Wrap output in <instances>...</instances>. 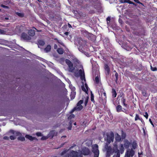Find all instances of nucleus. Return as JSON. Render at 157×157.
Instances as JSON below:
<instances>
[{
    "instance_id": "obj_1",
    "label": "nucleus",
    "mask_w": 157,
    "mask_h": 157,
    "mask_svg": "<svg viewBox=\"0 0 157 157\" xmlns=\"http://www.w3.org/2000/svg\"><path fill=\"white\" fill-rule=\"evenodd\" d=\"M106 136L107 137L105 138V140L107 143L106 144H109L111 142H113L114 136L113 132H111L109 133H107Z\"/></svg>"
},
{
    "instance_id": "obj_2",
    "label": "nucleus",
    "mask_w": 157,
    "mask_h": 157,
    "mask_svg": "<svg viewBox=\"0 0 157 157\" xmlns=\"http://www.w3.org/2000/svg\"><path fill=\"white\" fill-rule=\"evenodd\" d=\"M92 151L94 153V157H98L99 151L98 149V145L97 144H95L92 146Z\"/></svg>"
},
{
    "instance_id": "obj_3",
    "label": "nucleus",
    "mask_w": 157,
    "mask_h": 157,
    "mask_svg": "<svg viewBox=\"0 0 157 157\" xmlns=\"http://www.w3.org/2000/svg\"><path fill=\"white\" fill-rule=\"evenodd\" d=\"M105 148L106 150L107 156L109 157L111 154H113L112 148L111 146H108V144H106Z\"/></svg>"
},
{
    "instance_id": "obj_4",
    "label": "nucleus",
    "mask_w": 157,
    "mask_h": 157,
    "mask_svg": "<svg viewBox=\"0 0 157 157\" xmlns=\"http://www.w3.org/2000/svg\"><path fill=\"white\" fill-rule=\"evenodd\" d=\"M81 32L82 34L89 40H91V37L94 36L93 34L89 33L85 30H81Z\"/></svg>"
},
{
    "instance_id": "obj_5",
    "label": "nucleus",
    "mask_w": 157,
    "mask_h": 157,
    "mask_svg": "<svg viewBox=\"0 0 157 157\" xmlns=\"http://www.w3.org/2000/svg\"><path fill=\"white\" fill-rule=\"evenodd\" d=\"M113 154L114 153H117V157H120V150L118 149V146L117 144L114 145L113 147L112 148Z\"/></svg>"
},
{
    "instance_id": "obj_6",
    "label": "nucleus",
    "mask_w": 157,
    "mask_h": 157,
    "mask_svg": "<svg viewBox=\"0 0 157 157\" xmlns=\"http://www.w3.org/2000/svg\"><path fill=\"white\" fill-rule=\"evenodd\" d=\"M65 62L66 64L68 66L71 71L72 72L75 69V68L73 67V63L70 60L68 59H66Z\"/></svg>"
},
{
    "instance_id": "obj_7",
    "label": "nucleus",
    "mask_w": 157,
    "mask_h": 157,
    "mask_svg": "<svg viewBox=\"0 0 157 157\" xmlns=\"http://www.w3.org/2000/svg\"><path fill=\"white\" fill-rule=\"evenodd\" d=\"M103 44L105 48H108L110 45L109 39L108 38H105L103 40Z\"/></svg>"
},
{
    "instance_id": "obj_8",
    "label": "nucleus",
    "mask_w": 157,
    "mask_h": 157,
    "mask_svg": "<svg viewBox=\"0 0 157 157\" xmlns=\"http://www.w3.org/2000/svg\"><path fill=\"white\" fill-rule=\"evenodd\" d=\"M134 154V151L132 149H128L125 154L127 157H132Z\"/></svg>"
},
{
    "instance_id": "obj_9",
    "label": "nucleus",
    "mask_w": 157,
    "mask_h": 157,
    "mask_svg": "<svg viewBox=\"0 0 157 157\" xmlns=\"http://www.w3.org/2000/svg\"><path fill=\"white\" fill-rule=\"evenodd\" d=\"M101 94V96L100 97L101 101H102L103 100H105L106 98V94L105 92L104 91V90L103 89L100 91Z\"/></svg>"
},
{
    "instance_id": "obj_10",
    "label": "nucleus",
    "mask_w": 157,
    "mask_h": 157,
    "mask_svg": "<svg viewBox=\"0 0 157 157\" xmlns=\"http://www.w3.org/2000/svg\"><path fill=\"white\" fill-rule=\"evenodd\" d=\"M21 37L24 40H30L31 39V37L25 33H22Z\"/></svg>"
},
{
    "instance_id": "obj_11",
    "label": "nucleus",
    "mask_w": 157,
    "mask_h": 157,
    "mask_svg": "<svg viewBox=\"0 0 157 157\" xmlns=\"http://www.w3.org/2000/svg\"><path fill=\"white\" fill-rule=\"evenodd\" d=\"M79 76L80 77V79L83 80H85V73L83 70L80 69L78 71Z\"/></svg>"
},
{
    "instance_id": "obj_12",
    "label": "nucleus",
    "mask_w": 157,
    "mask_h": 157,
    "mask_svg": "<svg viewBox=\"0 0 157 157\" xmlns=\"http://www.w3.org/2000/svg\"><path fill=\"white\" fill-rule=\"evenodd\" d=\"M24 27L22 25L18 26L16 28V32L19 33L22 32L24 31Z\"/></svg>"
},
{
    "instance_id": "obj_13",
    "label": "nucleus",
    "mask_w": 157,
    "mask_h": 157,
    "mask_svg": "<svg viewBox=\"0 0 157 157\" xmlns=\"http://www.w3.org/2000/svg\"><path fill=\"white\" fill-rule=\"evenodd\" d=\"M57 133L55 132V130H52L51 131L48 136L49 137L52 138L54 136L57 135Z\"/></svg>"
},
{
    "instance_id": "obj_14",
    "label": "nucleus",
    "mask_w": 157,
    "mask_h": 157,
    "mask_svg": "<svg viewBox=\"0 0 157 157\" xmlns=\"http://www.w3.org/2000/svg\"><path fill=\"white\" fill-rule=\"evenodd\" d=\"M120 3H127L130 4H132L136 6H137L136 4L133 2L131 1L130 0H121L120 1Z\"/></svg>"
},
{
    "instance_id": "obj_15",
    "label": "nucleus",
    "mask_w": 157,
    "mask_h": 157,
    "mask_svg": "<svg viewBox=\"0 0 157 157\" xmlns=\"http://www.w3.org/2000/svg\"><path fill=\"white\" fill-rule=\"evenodd\" d=\"M124 144L123 145L125 148L126 149L130 147V145L131 144L129 141H128L127 139H125L124 140Z\"/></svg>"
},
{
    "instance_id": "obj_16",
    "label": "nucleus",
    "mask_w": 157,
    "mask_h": 157,
    "mask_svg": "<svg viewBox=\"0 0 157 157\" xmlns=\"http://www.w3.org/2000/svg\"><path fill=\"white\" fill-rule=\"evenodd\" d=\"M77 155H78V152L77 151L72 150L70 151L69 155L71 157H77Z\"/></svg>"
},
{
    "instance_id": "obj_17",
    "label": "nucleus",
    "mask_w": 157,
    "mask_h": 157,
    "mask_svg": "<svg viewBox=\"0 0 157 157\" xmlns=\"http://www.w3.org/2000/svg\"><path fill=\"white\" fill-rule=\"evenodd\" d=\"M82 154L84 155H89L90 153V151L88 148H84L82 150Z\"/></svg>"
},
{
    "instance_id": "obj_18",
    "label": "nucleus",
    "mask_w": 157,
    "mask_h": 157,
    "mask_svg": "<svg viewBox=\"0 0 157 157\" xmlns=\"http://www.w3.org/2000/svg\"><path fill=\"white\" fill-rule=\"evenodd\" d=\"M83 108L82 106H81L80 107H74L71 110L70 112L71 113H72L75 110L80 111L82 110Z\"/></svg>"
},
{
    "instance_id": "obj_19",
    "label": "nucleus",
    "mask_w": 157,
    "mask_h": 157,
    "mask_svg": "<svg viewBox=\"0 0 157 157\" xmlns=\"http://www.w3.org/2000/svg\"><path fill=\"white\" fill-rule=\"evenodd\" d=\"M25 137L28 139L30 141H33L34 140H37V139L35 137H33L31 136H30L29 135H26L25 136Z\"/></svg>"
},
{
    "instance_id": "obj_20",
    "label": "nucleus",
    "mask_w": 157,
    "mask_h": 157,
    "mask_svg": "<svg viewBox=\"0 0 157 157\" xmlns=\"http://www.w3.org/2000/svg\"><path fill=\"white\" fill-rule=\"evenodd\" d=\"M37 44L38 45V47L39 46H43L45 44L44 41L42 40H37Z\"/></svg>"
},
{
    "instance_id": "obj_21",
    "label": "nucleus",
    "mask_w": 157,
    "mask_h": 157,
    "mask_svg": "<svg viewBox=\"0 0 157 157\" xmlns=\"http://www.w3.org/2000/svg\"><path fill=\"white\" fill-rule=\"evenodd\" d=\"M104 68L105 71L106 72V74L108 75L110 72V69L108 64H105V65Z\"/></svg>"
},
{
    "instance_id": "obj_22",
    "label": "nucleus",
    "mask_w": 157,
    "mask_h": 157,
    "mask_svg": "<svg viewBox=\"0 0 157 157\" xmlns=\"http://www.w3.org/2000/svg\"><path fill=\"white\" fill-rule=\"evenodd\" d=\"M84 41V40H82V38L80 37L77 38L76 40V41L80 45H82L83 44Z\"/></svg>"
},
{
    "instance_id": "obj_23",
    "label": "nucleus",
    "mask_w": 157,
    "mask_h": 157,
    "mask_svg": "<svg viewBox=\"0 0 157 157\" xmlns=\"http://www.w3.org/2000/svg\"><path fill=\"white\" fill-rule=\"evenodd\" d=\"M116 111L117 112L119 113L122 111V108L120 105H118L116 107Z\"/></svg>"
},
{
    "instance_id": "obj_24",
    "label": "nucleus",
    "mask_w": 157,
    "mask_h": 157,
    "mask_svg": "<svg viewBox=\"0 0 157 157\" xmlns=\"http://www.w3.org/2000/svg\"><path fill=\"white\" fill-rule=\"evenodd\" d=\"M115 139L116 141L119 142L121 140L122 138L117 133L116 135Z\"/></svg>"
},
{
    "instance_id": "obj_25",
    "label": "nucleus",
    "mask_w": 157,
    "mask_h": 157,
    "mask_svg": "<svg viewBox=\"0 0 157 157\" xmlns=\"http://www.w3.org/2000/svg\"><path fill=\"white\" fill-rule=\"evenodd\" d=\"M126 100L124 97H122L121 99V101L122 103L123 106L126 107L128 106V104L125 103Z\"/></svg>"
},
{
    "instance_id": "obj_26",
    "label": "nucleus",
    "mask_w": 157,
    "mask_h": 157,
    "mask_svg": "<svg viewBox=\"0 0 157 157\" xmlns=\"http://www.w3.org/2000/svg\"><path fill=\"white\" fill-rule=\"evenodd\" d=\"M28 34L30 36H34L35 34V31L33 29H30L29 30Z\"/></svg>"
},
{
    "instance_id": "obj_27",
    "label": "nucleus",
    "mask_w": 157,
    "mask_h": 157,
    "mask_svg": "<svg viewBox=\"0 0 157 157\" xmlns=\"http://www.w3.org/2000/svg\"><path fill=\"white\" fill-rule=\"evenodd\" d=\"M51 50V46L49 44L47 45V47L44 49V50L46 52H50Z\"/></svg>"
},
{
    "instance_id": "obj_28",
    "label": "nucleus",
    "mask_w": 157,
    "mask_h": 157,
    "mask_svg": "<svg viewBox=\"0 0 157 157\" xmlns=\"http://www.w3.org/2000/svg\"><path fill=\"white\" fill-rule=\"evenodd\" d=\"M121 137L122 140L124 139L126 136V134L125 132H124L123 130L121 131Z\"/></svg>"
},
{
    "instance_id": "obj_29",
    "label": "nucleus",
    "mask_w": 157,
    "mask_h": 157,
    "mask_svg": "<svg viewBox=\"0 0 157 157\" xmlns=\"http://www.w3.org/2000/svg\"><path fill=\"white\" fill-rule=\"evenodd\" d=\"M112 94L113 98H115L116 97L117 94L115 90L113 88L112 89Z\"/></svg>"
},
{
    "instance_id": "obj_30",
    "label": "nucleus",
    "mask_w": 157,
    "mask_h": 157,
    "mask_svg": "<svg viewBox=\"0 0 157 157\" xmlns=\"http://www.w3.org/2000/svg\"><path fill=\"white\" fill-rule=\"evenodd\" d=\"M120 151L121 154L123 153L124 151V145L122 144H120Z\"/></svg>"
},
{
    "instance_id": "obj_31",
    "label": "nucleus",
    "mask_w": 157,
    "mask_h": 157,
    "mask_svg": "<svg viewBox=\"0 0 157 157\" xmlns=\"http://www.w3.org/2000/svg\"><path fill=\"white\" fill-rule=\"evenodd\" d=\"M57 51L59 54H62L63 53V48H58L57 49Z\"/></svg>"
},
{
    "instance_id": "obj_32",
    "label": "nucleus",
    "mask_w": 157,
    "mask_h": 157,
    "mask_svg": "<svg viewBox=\"0 0 157 157\" xmlns=\"http://www.w3.org/2000/svg\"><path fill=\"white\" fill-rule=\"evenodd\" d=\"M15 14L20 17H23L24 14L23 13H20L18 12H15Z\"/></svg>"
},
{
    "instance_id": "obj_33",
    "label": "nucleus",
    "mask_w": 157,
    "mask_h": 157,
    "mask_svg": "<svg viewBox=\"0 0 157 157\" xmlns=\"http://www.w3.org/2000/svg\"><path fill=\"white\" fill-rule=\"evenodd\" d=\"M137 143L135 141H133L132 143V147L133 149H135L136 147Z\"/></svg>"
},
{
    "instance_id": "obj_34",
    "label": "nucleus",
    "mask_w": 157,
    "mask_h": 157,
    "mask_svg": "<svg viewBox=\"0 0 157 157\" xmlns=\"http://www.w3.org/2000/svg\"><path fill=\"white\" fill-rule=\"evenodd\" d=\"M83 100H80L77 103V106L76 107H80V106H82V105H81V104L83 103Z\"/></svg>"
},
{
    "instance_id": "obj_35",
    "label": "nucleus",
    "mask_w": 157,
    "mask_h": 157,
    "mask_svg": "<svg viewBox=\"0 0 157 157\" xmlns=\"http://www.w3.org/2000/svg\"><path fill=\"white\" fill-rule=\"evenodd\" d=\"M91 100L94 103V104H95V101L94 99V95L92 92H91Z\"/></svg>"
},
{
    "instance_id": "obj_36",
    "label": "nucleus",
    "mask_w": 157,
    "mask_h": 157,
    "mask_svg": "<svg viewBox=\"0 0 157 157\" xmlns=\"http://www.w3.org/2000/svg\"><path fill=\"white\" fill-rule=\"evenodd\" d=\"M141 119H141L140 118L139 115L138 114H136V116H135V121H136L138 120H139L141 121Z\"/></svg>"
},
{
    "instance_id": "obj_37",
    "label": "nucleus",
    "mask_w": 157,
    "mask_h": 157,
    "mask_svg": "<svg viewBox=\"0 0 157 157\" xmlns=\"http://www.w3.org/2000/svg\"><path fill=\"white\" fill-rule=\"evenodd\" d=\"M68 150L67 149H65L63 151H62L60 153V155L61 156H63L65 154H67V152Z\"/></svg>"
},
{
    "instance_id": "obj_38",
    "label": "nucleus",
    "mask_w": 157,
    "mask_h": 157,
    "mask_svg": "<svg viewBox=\"0 0 157 157\" xmlns=\"http://www.w3.org/2000/svg\"><path fill=\"white\" fill-rule=\"evenodd\" d=\"M17 139L18 140L21 141H24L25 140V138L23 136H20L17 138Z\"/></svg>"
},
{
    "instance_id": "obj_39",
    "label": "nucleus",
    "mask_w": 157,
    "mask_h": 157,
    "mask_svg": "<svg viewBox=\"0 0 157 157\" xmlns=\"http://www.w3.org/2000/svg\"><path fill=\"white\" fill-rule=\"evenodd\" d=\"M81 87H82V90L83 91L85 92L87 94L88 90H87L86 89H85L84 85H83Z\"/></svg>"
},
{
    "instance_id": "obj_40",
    "label": "nucleus",
    "mask_w": 157,
    "mask_h": 157,
    "mask_svg": "<svg viewBox=\"0 0 157 157\" xmlns=\"http://www.w3.org/2000/svg\"><path fill=\"white\" fill-rule=\"evenodd\" d=\"M142 94L143 96L144 97H147V96L146 91L145 90H142Z\"/></svg>"
},
{
    "instance_id": "obj_41",
    "label": "nucleus",
    "mask_w": 157,
    "mask_h": 157,
    "mask_svg": "<svg viewBox=\"0 0 157 157\" xmlns=\"http://www.w3.org/2000/svg\"><path fill=\"white\" fill-rule=\"evenodd\" d=\"M88 100H89V97H86V98L85 100L84 104H85V106H86V105L88 103Z\"/></svg>"
},
{
    "instance_id": "obj_42",
    "label": "nucleus",
    "mask_w": 157,
    "mask_h": 157,
    "mask_svg": "<svg viewBox=\"0 0 157 157\" xmlns=\"http://www.w3.org/2000/svg\"><path fill=\"white\" fill-rule=\"evenodd\" d=\"M115 77H116V78L115 79V81L116 82V83L117 82V81L118 80V74L117 73H115V75H114Z\"/></svg>"
},
{
    "instance_id": "obj_43",
    "label": "nucleus",
    "mask_w": 157,
    "mask_h": 157,
    "mask_svg": "<svg viewBox=\"0 0 157 157\" xmlns=\"http://www.w3.org/2000/svg\"><path fill=\"white\" fill-rule=\"evenodd\" d=\"M151 69L153 71H157V68L156 67H153L151 65Z\"/></svg>"
},
{
    "instance_id": "obj_44",
    "label": "nucleus",
    "mask_w": 157,
    "mask_h": 157,
    "mask_svg": "<svg viewBox=\"0 0 157 157\" xmlns=\"http://www.w3.org/2000/svg\"><path fill=\"white\" fill-rule=\"evenodd\" d=\"M75 94L74 92H73V93L71 92V99H73L75 98Z\"/></svg>"
},
{
    "instance_id": "obj_45",
    "label": "nucleus",
    "mask_w": 157,
    "mask_h": 157,
    "mask_svg": "<svg viewBox=\"0 0 157 157\" xmlns=\"http://www.w3.org/2000/svg\"><path fill=\"white\" fill-rule=\"evenodd\" d=\"M95 81L97 83H98L99 82V78L98 76H96L95 78Z\"/></svg>"
},
{
    "instance_id": "obj_46",
    "label": "nucleus",
    "mask_w": 157,
    "mask_h": 157,
    "mask_svg": "<svg viewBox=\"0 0 157 157\" xmlns=\"http://www.w3.org/2000/svg\"><path fill=\"white\" fill-rule=\"evenodd\" d=\"M75 116L74 114H71L68 117V118L69 119H71L73 118H74Z\"/></svg>"
},
{
    "instance_id": "obj_47",
    "label": "nucleus",
    "mask_w": 157,
    "mask_h": 157,
    "mask_svg": "<svg viewBox=\"0 0 157 157\" xmlns=\"http://www.w3.org/2000/svg\"><path fill=\"white\" fill-rule=\"evenodd\" d=\"M134 1L137 3H139L143 6H144V4L140 2L139 0H134Z\"/></svg>"
},
{
    "instance_id": "obj_48",
    "label": "nucleus",
    "mask_w": 157,
    "mask_h": 157,
    "mask_svg": "<svg viewBox=\"0 0 157 157\" xmlns=\"http://www.w3.org/2000/svg\"><path fill=\"white\" fill-rule=\"evenodd\" d=\"M1 6L6 9H9L10 8L9 7L7 6H5L3 4H1L0 5Z\"/></svg>"
},
{
    "instance_id": "obj_49",
    "label": "nucleus",
    "mask_w": 157,
    "mask_h": 157,
    "mask_svg": "<svg viewBox=\"0 0 157 157\" xmlns=\"http://www.w3.org/2000/svg\"><path fill=\"white\" fill-rule=\"evenodd\" d=\"M14 134L16 136H20L21 135V134L20 132H15Z\"/></svg>"
},
{
    "instance_id": "obj_50",
    "label": "nucleus",
    "mask_w": 157,
    "mask_h": 157,
    "mask_svg": "<svg viewBox=\"0 0 157 157\" xmlns=\"http://www.w3.org/2000/svg\"><path fill=\"white\" fill-rule=\"evenodd\" d=\"M10 138L11 140H14L16 138V137L15 136H10L9 138Z\"/></svg>"
},
{
    "instance_id": "obj_51",
    "label": "nucleus",
    "mask_w": 157,
    "mask_h": 157,
    "mask_svg": "<svg viewBox=\"0 0 157 157\" xmlns=\"http://www.w3.org/2000/svg\"><path fill=\"white\" fill-rule=\"evenodd\" d=\"M48 138L45 136H42L41 138V140H45L47 139Z\"/></svg>"
},
{
    "instance_id": "obj_52",
    "label": "nucleus",
    "mask_w": 157,
    "mask_h": 157,
    "mask_svg": "<svg viewBox=\"0 0 157 157\" xmlns=\"http://www.w3.org/2000/svg\"><path fill=\"white\" fill-rule=\"evenodd\" d=\"M144 116L147 119L148 118V115L147 112L145 113V114L144 115Z\"/></svg>"
},
{
    "instance_id": "obj_53",
    "label": "nucleus",
    "mask_w": 157,
    "mask_h": 157,
    "mask_svg": "<svg viewBox=\"0 0 157 157\" xmlns=\"http://www.w3.org/2000/svg\"><path fill=\"white\" fill-rule=\"evenodd\" d=\"M111 20V18L110 17H108L106 18V21H107V24H108V21H109V22H110Z\"/></svg>"
},
{
    "instance_id": "obj_54",
    "label": "nucleus",
    "mask_w": 157,
    "mask_h": 157,
    "mask_svg": "<svg viewBox=\"0 0 157 157\" xmlns=\"http://www.w3.org/2000/svg\"><path fill=\"white\" fill-rule=\"evenodd\" d=\"M36 134L38 136H42V134L40 132H37L36 133Z\"/></svg>"
},
{
    "instance_id": "obj_55",
    "label": "nucleus",
    "mask_w": 157,
    "mask_h": 157,
    "mask_svg": "<svg viewBox=\"0 0 157 157\" xmlns=\"http://www.w3.org/2000/svg\"><path fill=\"white\" fill-rule=\"evenodd\" d=\"M76 146V144H73L72 145V146H71V147H70V148H69L68 150H70L73 147H75Z\"/></svg>"
},
{
    "instance_id": "obj_56",
    "label": "nucleus",
    "mask_w": 157,
    "mask_h": 157,
    "mask_svg": "<svg viewBox=\"0 0 157 157\" xmlns=\"http://www.w3.org/2000/svg\"><path fill=\"white\" fill-rule=\"evenodd\" d=\"M70 155L68 154H67L63 155V157H70Z\"/></svg>"
},
{
    "instance_id": "obj_57",
    "label": "nucleus",
    "mask_w": 157,
    "mask_h": 157,
    "mask_svg": "<svg viewBox=\"0 0 157 157\" xmlns=\"http://www.w3.org/2000/svg\"><path fill=\"white\" fill-rule=\"evenodd\" d=\"M149 121H150V122L151 123V124L154 127V125L151 119H149Z\"/></svg>"
},
{
    "instance_id": "obj_58",
    "label": "nucleus",
    "mask_w": 157,
    "mask_h": 157,
    "mask_svg": "<svg viewBox=\"0 0 157 157\" xmlns=\"http://www.w3.org/2000/svg\"><path fill=\"white\" fill-rule=\"evenodd\" d=\"M3 139L5 140H9V137L8 136H5L3 137Z\"/></svg>"
},
{
    "instance_id": "obj_59",
    "label": "nucleus",
    "mask_w": 157,
    "mask_h": 157,
    "mask_svg": "<svg viewBox=\"0 0 157 157\" xmlns=\"http://www.w3.org/2000/svg\"><path fill=\"white\" fill-rule=\"evenodd\" d=\"M72 128V126L71 125H71L68 127L67 128L68 130H71Z\"/></svg>"
},
{
    "instance_id": "obj_60",
    "label": "nucleus",
    "mask_w": 157,
    "mask_h": 157,
    "mask_svg": "<svg viewBox=\"0 0 157 157\" xmlns=\"http://www.w3.org/2000/svg\"><path fill=\"white\" fill-rule=\"evenodd\" d=\"M58 46L56 44H55L54 46V49H57Z\"/></svg>"
},
{
    "instance_id": "obj_61",
    "label": "nucleus",
    "mask_w": 157,
    "mask_h": 157,
    "mask_svg": "<svg viewBox=\"0 0 157 157\" xmlns=\"http://www.w3.org/2000/svg\"><path fill=\"white\" fill-rule=\"evenodd\" d=\"M65 143H63V144H61V145H60V147H58V148H60V147H63V146L65 144Z\"/></svg>"
},
{
    "instance_id": "obj_62",
    "label": "nucleus",
    "mask_w": 157,
    "mask_h": 157,
    "mask_svg": "<svg viewBox=\"0 0 157 157\" xmlns=\"http://www.w3.org/2000/svg\"><path fill=\"white\" fill-rule=\"evenodd\" d=\"M10 132L12 134H14L15 131L13 130H10Z\"/></svg>"
},
{
    "instance_id": "obj_63",
    "label": "nucleus",
    "mask_w": 157,
    "mask_h": 157,
    "mask_svg": "<svg viewBox=\"0 0 157 157\" xmlns=\"http://www.w3.org/2000/svg\"><path fill=\"white\" fill-rule=\"evenodd\" d=\"M121 112H123L126 113V114H127V110L126 109H124V110H122V111Z\"/></svg>"
},
{
    "instance_id": "obj_64",
    "label": "nucleus",
    "mask_w": 157,
    "mask_h": 157,
    "mask_svg": "<svg viewBox=\"0 0 157 157\" xmlns=\"http://www.w3.org/2000/svg\"><path fill=\"white\" fill-rule=\"evenodd\" d=\"M77 157H82V155L78 153V155H77Z\"/></svg>"
}]
</instances>
